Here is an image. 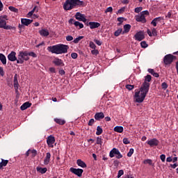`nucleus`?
Here are the masks:
<instances>
[{"label": "nucleus", "instance_id": "obj_1", "mask_svg": "<svg viewBox=\"0 0 178 178\" xmlns=\"http://www.w3.org/2000/svg\"><path fill=\"white\" fill-rule=\"evenodd\" d=\"M152 76L150 74H147L145 77V81H143L140 90L138 91L135 92L134 97L135 101L138 104H141L145 99L146 98L147 94L149 92L150 83L149 82L152 81Z\"/></svg>", "mask_w": 178, "mask_h": 178}, {"label": "nucleus", "instance_id": "obj_2", "mask_svg": "<svg viewBox=\"0 0 178 178\" xmlns=\"http://www.w3.org/2000/svg\"><path fill=\"white\" fill-rule=\"evenodd\" d=\"M69 46L66 44H59L47 47L49 52L56 54H67L68 52Z\"/></svg>", "mask_w": 178, "mask_h": 178}, {"label": "nucleus", "instance_id": "obj_3", "mask_svg": "<svg viewBox=\"0 0 178 178\" xmlns=\"http://www.w3.org/2000/svg\"><path fill=\"white\" fill-rule=\"evenodd\" d=\"M86 3L81 0H66L63 8L65 10H72L76 6H86Z\"/></svg>", "mask_w": 178, "mask_h": 178}, {"label": "nucleus", "instance_id": "obj_4", "mask_svg": "<svg viewBox=\"0 0 178 178\" xmlns=\"http://www.w3.org/2000/svg\"><path fill=\"white\" fill-rule=\"evenodd\" d=\"M7 20H8V16H0V29H4V30L6 31L13 30L15 31L16 28L15 26H11V25H7Z\"/></svg>", "mask_w": 178, "mask_h": 178}, {"label": "nucleus", "instance_id": "obj_5", "mask_svg": "<svg viewBox=\"0 0 178 178\" xmlns=\"http://www.w3.org/2000/svg\"><path fill=\"white\" fill-rule=\"evenodd\" d=\"M149 13L147 10H144L140 13L139 15L136 16V20L138 22L146 23L147 19L145 16H148Z\"/></svg>", "mask_w": 178, "mask_h": 178}, {"label": "nucleus", "instance_id": "obj_6", "mask_svg": "<svg viewBox=\"0 0 178 178\" xmlns=\"http://www.w3.org/2000/svg\"><path fill=\"white\" fill-rule=\"evenodd\" d=\"M177 57L175 56H173L172 54H168L164 56L163 62L164 65H171L174 60H176Z\"/></svg>", "mask_w": 178, "mask_h": 178}, {"label": "nucleus", "instance_id": "obj_7", "mask_svg": "<svg viewBox=\"0 0 178 178\" xmlns=\"http://www.w3.org/2000/svg\"><path fill=\"white\" fill-rule=\"evenodd\" d=\"M115 155H116V158L117 159H121L123 156L122 154L120 153V152L118 150V148H113L111 151H110V154H109V156L111 158H113L115 156Z\"/></svg>", "mask_w": 178, "mask_h": 178}, {"label": "nucleus", "instance_id": "obj_8", "mask_svg": "<svg viewBox=\"0 0 178 178\" xmlns=\"http://www.w3.org/2000/svg\"><path fill=\"white\" fill-rule=\"evenodd\" d=\"M18 59L22 60L23 63H24V61L29 60V52L27 51H19L18 55Z\"/></svg>", "mask_w": 178, "mask_h": 178}, {"label": "nucleus", "instance_id": "obj_9", "mask_svg": "<svg viewBox=\"0 0 178 178\" xmlns=\"http://www.w3.org/2000/svg\"><path fill=\"white\" fill-rule=\"evenodd\" d=\"M70 172L76 175V176H77L79 177H81L83 176V170L81 169V168H70Z\"/></svg>", "mask_w": 178, "mask_h": 178}, {"label": "nucleus", "instance_id": "obj_10", "mask_svg": "<svg viewBox=\"0 0 178 178\" xmlns=\"http://www.w3.org/2000/svg\"><path fill=\"white\" fill-rule=\"evenodd\" d=\"M134 38L136 40V41L141 42L145 38V36L143 31H140L134 35Z\"/></svg>", "mask_w": 178, "mask_h": 178}, {"label": "nucleus", "instance_id": "obj_11", "mask_svg": "<svg viewBox=\"0 0 178 178\" xmlns=\"http://www.w3.org/2000/svg\"><path fill=\"white\" fill-rule=\"evenodd\" d=\"M75 19L79 22H83L84 23L87 22V19L86 18L85 15L79 12L75 14Z\"/></svg>", "mask_w": 178, "mask_h": 178}, {"label": "nucleus", "instance_id": "obj_12", "mask_svg": "<svg viewBox=\"0 0 178 178\" xmlns=\"http://www.w3.org/2000/svg\"><path fill=\"white\" fill-rule=\"evenodd\" d=\"M146 143L150 147H156L159 145L160 142L156 138H154L153 139L147 140Z\"/></svg>", "mask_w": 178, "mask_h": 178}, {"label": "nucleus", "instance_id": "obj_13", "mask_svg": "<svg viewBox=\"0 0 178 178\" xmlns=\"http://www.w3.org/2000/svg\"><path fill=\"white\" fill-rule=\"evenodd\" d=\"M56 141L55 137L52 135H50L47 137V144L51 147V148H54V144Z\"/></svg>", "mask_w": 178, "mask_h": 178}, {"label": "nucleus", "instance_id": "obj_14", "mask_svg": "<svg viewBox=\"0 0 178 178\" xmlns=\"http://www.w3.org/2000/svg\"><path fill=\"white\" fill-rule=\"evenodd\" d=\"M8 60L11 62H15L17 60V58L16 57V52L15 51H11L9 55L7 56Z\"/></svg>", "mask_w": 178, "mask_h": 178}, {"label": "nucleus", "instance_id": "obj_15", "mask_svg": "<svg viewBox=\"0 0 178 178\" xmlns=\"http://www.w3.org/2000/svg\"><path fill=\"white\" fill-rule=\"evenodd\" d=\"M33 22V19H26V18H22L21 23L22 25L29 26V25L31 24Z\"/></svg>", "mask_w": 178, "mask_h": 178}, {"label": "nucleus", "instance_id": "obj_16", "mask_svg": "<svg viewBox=\"0 0 178 178\" xmlns=\"http://www.w3.org/2000/svg\"><path fill=\"white\" fill-rule=\"evenodd\" d=\"M53 63L56 66L58 67H63L65 65L63 60L58 58H56Z\"/></svg>", "mask_w": 178, "mask_h": 178}, {"label": "nucleus", "instance_id": "obj_17", "mask_svg": "<svg viewBox=\"0 0 178 178\" xmlns=\"http://www.w3.org/2000/svg\"><path fill=\"white\" fill-rule=\"evenodd\" d=\"M51 154L50 152L46 153V157L44 159V165H48L49 163L51 161Z\"/></svg>", "mask_w": 178, "mask_h": 178}, {"label": "nucleus", "instance_id": "obj_18", "mask_svg": "<svg viewBox=\"0 0 178 178\" xmlns=\"http://www.w3.org/2000/svg\"><path fill=\"white\" fill-rule=\"evenodd\" d=\"M90 29L93 30L94 29L101 26V24L99 22H89Z\"/></svg>", "mask_w": 178, "mask_h": 178}, {"label": "nucleus", "instance_id": "obj_19", "mask_svg": "<svg viewBox=\"0 0 178 178\" xmlns=\"http://www.w3.org/2000/svg\"><path fill=\"white\" fill-rule=\"evenodd\" d=\"M105 115L102 112L97 113L95 114V119L97 121H100L102 119L104 118Z\"/></svg>", "mask_w": 178, "mask_h": 178}, {"label": "nucleus", "instance_id": "obj_20", "mask_svg": "<svg viewBox=\"0 0 178 178\" xmlns=\"http://www.w3.org/2000/svg\"><path fill=\"white\" fill-rule=\"evenodd\" d=\"M163 17H156L154 18L152 22H151V25H153L154 27L156 26L157 22H160L161 20H163Z\"/></svg>", "mask_w": 178, "mask_h": 178}, {"label": "nucleus", "instance_id": "obj_21", "mask_svg": "<svg viewBox=\"0 0 178 178\" xmlns=\"http://www.w3.org/2000/svg\"><path fill=\"white\" fill-rule=\"evenodd\" d=\"M0 60L3 65H6L7 58H6V56H4V54H3V53H0Z\"/></svg>", "mask_w": 178, "mask_h": 178}, {"label": "nucleus", "instance_id": "obj_22", "mask_svg": "<svg viewBox=\"0 0 178 178\" xmlns=\"http://www.w3.org/2000/svg\"><path fill=\"white\" fill-rule=\"evenodd\" d=\"M32 104L29 102H26L25 103H24L22 106H21V111H25L27 109V108L31 106Z\"/></svg>", "mask_w": 178, "mask_h": 178}, {"label": "nucleus", "instance_id": "obj_23", "mask_svg": "<svg viewBox=\"0 0 178 178\" xmlns=\"http://www.w3.org/2000/svg\"><path fill=\"white\" fill-rule=\"evenodd\" d=\"M131 29V24H127L124 25V31H122V33L124 34V33H129Z\"/></svg>", "mask_w": 178, "mask_h": 178}, {"label": "nucleus", "instance_id": "obj_24", "mask_svg": "<svg viewBox=\"0 0 178 178\" xmlns=\"http://www.w3.org/2000/svg\"><path fill=\"white\" fill-rule=\"evenodd\" d=\"M14 87L15 90L19 89V81H18V78H17V74H15L14 76Z\"/></svg>", "mask_w": 178, "mask_h": 178}, {"label": "nucleus", "instance_id": "obj_25", "mask_svg": "<svg viewBox=\"0 0 178 178\" xmlns=\"http://www.w3.org/2000/svg\"><path fill=\"white\" fill-rule=\"evenodd\" d=\"M76 164L79 166L83 168H87V165L85 162L83 161V160L81 159H78L76 161Z\"/></svg>", "mask_w": 178, "mask_h": 178}, {"label": "nucleus", "instance_id": "obj_26", "mask_svg": "<svg viewBox=\"0 0 178 178\" xmlns=\"http://www.w3.org/2000/svg\"><path fill=\"white\" fill-rule=\"evenodd\" d=\"M47 168H41V167H37L36 171L41 173V174H45L47 172Z\"/></svg>", "mask_w": 178, "mask_h": 178}, {"label": "nucleus", "instance_id": "obj_27", "mask_svg": "<svg viewBox=\"0 0 178 178\" xmlns=\"http://www.w3.org/2000/svg\"><path fill=\"white\" fill-rule=\"evenodd\" d=\"M114 131L121 134L124 131V128L122 126H115L114 127Z\"/></svg>", "mask_w": 178, "mask_h": 178}, {"label": "nucleus", "instance_id": "obj_28", "mask_svg": "<svg viewBox=\"0 0 178 178\" xmlns=\"http://www.w3.org/2000/svg\"><path fill=\"white\" fill-rule=\"evenodd\" d=\"M40 35L43 36V37H48L49 35V33L48 32V30H47V29L40 30Z\"/></svg>", "mask_w": 178, "mask_h": 178}, {"label": "nucleus", "instance_id": "obj_29", "mask_svg": "<svg viewBox=\"0 0 178 178\" xmlns=\"http://www.w3.org/2000/svg\"><path fill=\"white\" fill-rule=\"evenodd\" d=\"M54 121L57 123L60 124L61 126H63L66 123V121L65 120L60 119V118H55Z\"/></svg>", "mask_w": 178, "mask_h": 178}, {"label": "nucleus", "instance_id": "obj_30", "mask_svg": "<svg viewBox=\"0 0 178 178\" xmlns=\"http://www.w3.org/2000/svg\"><path fill=\"white\" fill-rule=\"evenodd\" d=\"M9 163L8 160H4V159H1V163H0V168H2L3 167H6L8 163Z\"/></svg>", "mask_w": 178, "mask_h": 178}, {"label": "nucleus", "instance_id": "obj_31", "mask_svg": "<svg viewBox=\"0 0 178 178\" xmlns=\"http://www.w3.org/2000/svg\"><path fill=\"white\" fill-rule=\"evenodd\" d=\"M148 72L154 77H156V78L159 77V74L156 72H154V70L153 69H148Z\"/></svg>", "mask_w": 178, "mask_h": 178}, {"label": "nucleus", "instance_id": "obj_32", "mask_svg": "<svg viewBox=\"0 0 178 178\" xmlns=\"http://www.w3.org/2000/svg\"><path fill=\"white\" fill-rule=\"evenodd\" d=\"M75 27H76V28L79 27V30H81V29H83L84 27V25L83 24V23L76 21Z\"/></svg>", "mask_w": 178, "mask_h": 178}, {"label": "nucleus", "instance_id": "obj_33", "mask_svg": "<svg viewBox=\"0 0 178 178\" xmlns=\"http://www.w3.org/2000/svg\"><path fill=\"white\" fill-rule=\"evenodd\" d=\"M102 132H103L102 128H101L100 126H97V131H96V135L99 136V135H101L102 134Z\"/></svg>", "mask_w": 178, "mask_h": 178}, {"label": "nucleus", "instance_id": "obj_34", "mask_svg": "<svg viewBox=\"0 0 178 178\" xmlns=\"http://www.w3.org/2000/svg\"><path fill=\"white\" fill-rule=\"evenodd\" d=\"M122 33V29H119L114 33V36L118 37Z\"/></svg>", "mask_w": 178, "mask_h": 178}, {"label": "nucleus", "instance_id": "obj_35", "mask_svg": "<svg viewBox=\"0 0 178 178\" xmlns=\"http://www.w3.org/2000/svg\"><path fill=\"white\" fill-rule=\"evenodd\" d=\"M143 163H144V165L148 164L149 165H152V159H145L143 161Z\"/></svg>", "mask_w": 178, "mask_h": 178}, {"label": "nucleus", "instance_id": "obj_36", "mask_svg": "<svg viewBox=\"0 0 178 178\" xmlns=\"http://www.w3.org/2000/svg\"><path fill=\"white\" fill-rule=\"evenodd\" d=\"M83 38V36H79V38H75L74 40H73V42L74 44H79V42Z\"/></svg>", "mask_w": 178, "mask_h": 178}, {"label": "nucleus", "instance_id": "obj_37", "mask_svg": "<svg viewBox=\"0 0 178 178\" xmlns=\"http://www.w3.org/2000/svg\"><path fill=\"white\" fill-rule=\"evenodd\" d=\"M8 9L13 12H14L15 13H18L19 10L17 8H15L14 6H9Z\"/></svg>", "mask_w": 178, "mask_h": 178}, {"label": "nucleus", "instance_id": "obj_38", "mask_svg": "<svg viewBox=\"0 0 178 178\" xmlns=\"http://www.w3.org/2000/svg\"><path fill=\"white\" fill-rule=\"evenodd\" d=\"M140 47H141L142 48H144V49L148 47V45H147V42H146V41H142V42H140Z\"/></svg>", "mask_w": 178, "mask_h": 178}, {"label": "nucleus", "instance_id": "obj_39", "mask_svg": "<svg viewBox=\"0 0 178 178\" xmlns=\"http://www.w3.org/2000/svg\"><path fill=\"white\" fill-rule=\"evenodd\" d=\"M134 148H130V149H129V152L128 154H127V156H128V157H131L132 155H133V154H134Z\"/></svg>", "mask_w": 178, "mask_h": 178}, {"label": "nucleus", "instance_id": "obj_40", "mask_svg": "<svg viewBox=\"0 0 178 178\" xmlns=\"http://www.w3.org/2000/svg\"><path fill=\"white\" fill-rule=\"evenodd\" d=\"M161 88L164 90H165L168 88V85L167 84V83L165 81L163 82V83L161 84Z\"/></svg>", "mask_w": 178, "mask_h": 178}, {"label": "nucleus", "instance_id": "obj_41", "mask_svg": "<svg viewBox=\"0 0 178 178\" xmlns=\"http://www.w3.org/2000/svg\"><path fill=\"white\" fill-rule=\"evenodd\" d=\"M142 10H143V7H137V8H135L134 9L135 13H137V14L140 13V12Z\"/></svg>", "mask_w": 178, "mask_h": 178}, {"label": "nucleus", "instance_id": "obj_42", "mask_svg": "<svg viewBox=\"0 0 178 178\" xmlns=\"http://www.w3.org/2000/svg\"><path fill=\"white\" fill-rule=\"evenodd\" d=\"M102 143H103L102 138L101 137H97V144L102 145Z\"/></svg>", "mask_w": 178, "mask_h": 178}, {"label": "nucleus", "instance_id": "obj_43", "mask_svg": "<svg viewBox=\"0 0 178 178\" xmlns=\"http://www.w3.org/2000/svg\"><path fill=\"white\" fill-rule=\"evenodd\" d=\"M125 88L128 89L129 90H132L134 88V85L127 84L125 86Z\"/></svg>", "mask_w": 178, "mask_h": 178}, {"label": "nucleus", "instance_id": "obj_44", "mask_svg": "<svg viewBox=\"0 0 178 178\" xmlns=\"http://www.w3.org/2000/svg\"><path fill=\"white\" fill-rule=\"evenodd\" d=\"M32 56V58H37V54L34 53L33 51L28 52V56Z\"/></svg>", "mask_w": 178, "mask_h": 178}, {"label": "nucleus", "instance_id": "obj_45", "mask_svg": "<svg viewBox=\"0 0 178 178\" xmlns=\"http://www.w3.org/2000/svg\"><path fill=\"white\" fill-rule=\"evenodd\" d=\"M112 12H113V8H112V7H108V8L106 9L104 13H105V14H107L108 13H112Z\"/></svg>", "mask_w": 178, "mask_h": 178}, {"label": "nucleus", "instance_id": "obj_46", "mask_svg": "<svg viewBox=\"0 0 178 178\" xmlns=\"http://www.w3.org/2000/svg\"><path fill=\"white\" fill-rule=\"evenodd\" d=\"M126 10V7H122L120 8V10L118 11L117 14H122Z\"/></svg>", "mask_w": 178, "mask_h": 178}, {"label": "nucleus", "instance_id": "obj_47", "mask_svg": "<svg viewBox=\"0 0 178 178\" xmlns=\"http://www.w3.org/2000/svg\"><path fill=\"white\" fill-rule=\"evenodd\" d=\"M79 55L76 52H73L71 54V58L72 59H76L78 58Z\"/></svg>", "mask_w": 178, "mask_h": 178}, {"label": "nucleus", "instance_id": "obj_48", "mask_svg": "<svg viewBox=\"0 0 178 178\" xmlns=\"http://www.w3.org/2000/svg\"><path fill=\"white\" fill-rule=\"evenodd\" d=\"M90 47L91 49H95L96 47H97V46H96L95 44H94V42L90 41Z\"/></svg>", "mask_w": 178, "mask_h": 178}, {"label": "nucleus", "instance_id": "obj_49", "mask_svg": "<svg viewBox=\"0 0 178 178\" xmlns=\"http://www.w3.org/2000/svg\"><path fill=\"white\" fill-rule=\"evenodd\" d=\"M130 140L128 139V138H124V139H123V143L124 144V145H129V144H130Z\"/></svg>", "mask_w": 178, "mask_h": 178}, {"label": "nucleus", "instance_id": "obj_50", "mask_svg": "<svg viewBox=\"0 0 178 178\" xmlns=\"http://www.w3.org/2000/svg\"><path fill=\"white\" fill-rule=\"evenodd\" d=\"M31 154H32L31 156L35 157L38 154V152L33 149V150H31Z\"/></svg>", "mask_w": 178, "mask_h": 178}, {"label": "nucleus", "instance_id": "obj_51", "mask_svg": "<svg viewBox=\"0 0 178 178\" xmlns=\"http://www.w3.org/2000/svg\"><path fill=\"white\" fill-rule=\"evenodd\" d=\"M5 72H4V69L3 67H0V76H4Z\"/></svg>", "mask_w": 178, "mask_h": 178}, {"label": "nucleus", "instance_id": "obj_52", "mask_svg": "<svg viewBox=\"0 0 178 178\" xmlns=\"http://www.w3.org/2000/svg\"><path fill=\"white\" fill-rule=\"evenodd\" d=\"M165 159H166L165 154H161L160 159L161 160L162 162H165Z\"/></svg>", "mask_w": 178, "mask_h": 178}, {"label": "nucleus", "instance_id": "obj_53", "mask_svg": "<svg viewBox=\"0 0 178 178\" xmlns=\"http://www.w3.org/2000/svg\"><path fill=\"white\" fill-rule=\"evenodd\" d=\"M66 41H67V42L73 41V36L72 35H67Z\"/></svg>", "mask_w": 178, "mask_h": 178}, {"label": "nucleus", "instance_id": "obj_54", "mask_svg": "<svg viewBox=\"0 0 178 178\" xmlns=\"http://www.w3.org/2000/svg\"><path fill=\"white\" fill-rule=\"evenodd\" d=\"M124 175V170H120L118 175V178H120Z\"/></svg>", "mask_w": 178, "mask_h": 178}, {"label": "nucleus", "instance_id": "obj_55", "mask_svg": "<svg viewBox=\"0 0 178 178\" xmlns=\"http://www.w3.org/2000/svg\"><path fill=\"white\" fill-rule=\"evenodd\" d=\"M75 22H76V19L71 18L69 19L70 24H74L75 26Z\"/></svg>", "mask_w": 178, "mask_h": 178}, {"label": "nucleus", "instance_id": "obj_56", "mask_svg": "<svg viewBox=\"0 0 178 178\" xmlns=\"http://www.w3.org/2000/svg\"><path fill=\"white\" fill-rule=\"evenodd\" d=\"M95 120L93 118H91V119L89 120L88 126L92 127V124L95 123Z\"/></svg>", "mask_w": 178, "mask_h": 178}, {"label": "nucleus", "instance_id": "obj_57", "mask_svg": "<svg viewBox=\"0 0 178 178\" xmlns=\"http://www.w3.org/2000/svg\"><path fill=\"white\" fill-rule=\"evenodd\" d=\"M156 33H157L156 29L155 28L152 29V35H153L154 37H156L157 35Z\"/></svg>", "mask_w": 178, "mask_h": 178}, {"label": "nucleus", "instance_id": "obj_58", "mask_svg": "<svg viewBox=\"0 0 178 178\" xmlns=\"http://www.w3.org/2000/svg\"><path fill=\"white\" fill-rule=\"evenodd\" d=\"M120 161L119 160L116 159V160H114V162H113V165L115 167H118L120 164Z\"/></svg>", "mask_w": 178, "mask_h": 178}, {"label": "nucleus", "instance_id": "obj_59", "mask_svg": "<svg viewBox=\"0 0 178 178\" xmlns=\"http://www.w3.org/2000/svg\"><path fill=\"white\" fill-rule=\"evenodd\" d=\"M94 42H95V44H97L99 47H101V45L102 44V42L100 40H97V39H95Z\"/></svg>", "mask_w": 178, "mask_h": 178}, {"label": "nucleus", "instance_id": "obj_60", "mask_svg": "<svg viewBox=\"0 0 178 178\" xmlns=\"http://www.w3.org/2000/svg\"><path fill=\"white\" fill-rule=\"evenodd\" d=\"M91 54L95 56H97L99 54L98 50H96L95 49L94 50L91 51Z\"/></svg>", "mask_w": 178, "mask_h": 178}, {"label": "nucleus", "instance_id": "obj_61", "mask_svg": "<svg viewBox=\"0 0 178 178\" xmlns=\"http://www.w3.org/2000/svg\"><path fill=\"white\" fill-rule=\"evenodd\" d=\"M45 45V43L44 41L41 42L40 44L36 45V48H39L40 47H44Z\"/></svg>", "mask_w": 178, "mask_h": 178}, {"label": "nucleus", "instance_id": "obj_62", "mask_svg": "<svg viewBox=\"0 0 178 178\" xmlns=\"http://www.w3.org/2000/svg\"><path fill=\"white\" fill-rule=\"evenodd\" d=\"M49 72H51V73H56V68L55 67H50L49 68Z\"/></svg>", "mask_w": 178, "mask_h": 178}, {"label": "nucleus", "instance_id": "obj_63", "mask_svg": "<svg viewBox=\"0 0 178 178\" xmlns=\"http://www.w3.org/2000/svg\"><path fill=\"white\" fill-rule=\"evenodd\" d=\"M58 72H59V74L61 76H63L65 74V72L64 70H60Z\"/></svg>", "mask_w": 178, "mask_h": 178}, {"label": "nucleus", "instance_id": "obj_64", "mask_svg": "<svg viewBox=\"0 0 178 178\" xmlns=\"http://www.w3.org/2000/svg\"><path fill=\"white\" fill-rule=\"evenodd\" d=\"M124 17H118V21L120 23H122L124 22Z\"/></svg>", "mask_w": 178, "mask_h": 178}]
</instances>
